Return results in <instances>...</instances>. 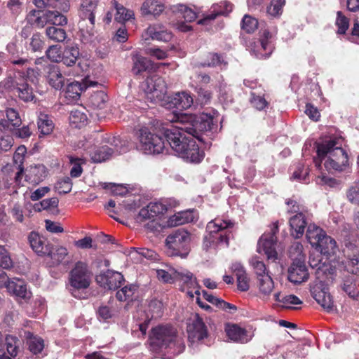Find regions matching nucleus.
I'll return each mask as SVG.
<instances>
[{"label": "nucleus", "instance_id": "1", "mask_svg": "<svg viewBox=\"0 0 359 359\" xmlns=\"http://www.w3.org/2000/svg\"><path fill=\"white\" fill-rule=\"evenodd\" d=\"M216 112L212 114L202 113L199 116L173 112L168 115L167 120L172 123H179L181 126L166 129L163 135L166 146L171 148L177 156L182 153L184 147L194 137L201 142H205L204 135L211 138L214 131L217 130V116ZM168 149V147H167Z\"/></svg>", "mask_w": 359, "mask_h": 359}, {"label": "nucleus", "instance_id": "2", "mask_svg": "<svg viewBox=\"0 0 359 359\" xmlns=\"http://www.w3.org/2000/svg\"><path fill=\"white\" fill-rule=\"evenodd\" d=\"M316 165L321 167L323 162L325 168L329 172L343 171L348 166V154L341 147V140L333 137L317 144Z\"/></svg>", "mask_w": 359, "mask_h": 359}, {"label": "nucleus", "instance_id": "3", "mask_svg": "<svg viewBox=\"0 0 359 359\" xmlns=\"http://www.w3.org/2000/svg\"><path fill=\"white\" fill-rule=\"evenodd\" d=\"M309 264L311 268L316 269L317 276L316 280L310 285L311 296L324 309L328 312L332 311L334 309V302L327 285L321 279V275L332 274L334 269L326 261L323 262L321 253L311 255Z\"/></svg>", "mask_w": 359, "mask_h": 359}, {"label": "nucleus", "instance_id": "4", "mask_svg": "<svg viewBox=\"0 0 359 359\" xmlns=\"http://www.w3.org/2000/svg\"><path fill=\"white\" fill-rule=\"evenodd\" d=\"M11 62L26 69V78L24 72L18 70L14 77H9L3 82L4 87L14 93H17L19 97L25 102L32 101L34 98L33 90L27 81L34 82L39 76V71L31 68L29 67L31 61L27 58L13 60Z\"/></svg>", "mask_w": 359, "mask_h": 359}, {"label": "nucleus", "instance_id": "5", "mask_svg": "<svg viewBox=\"0 0 359 359\" xmlns=\"http://www.w3.org/2000/svg\"><path fill=\"white\" fill-rule=\"evenodd\" d=\"M137 148L146 154H159L168 151L163 134L153 126H142L136 133Z\"/></svg>", "mask_w": 359, "mask_h": 359}, {"label": "nucleus", "instance_id": "6", "mask_svg": "<svg viewBox=\"0 0 359 359\" xmlns=\"http://www.w3.org/2000/svg\"><path fill=\"white\" fill-rule=\"evenodd\" d=\"M149 345L153 351L163 349H173V353H180L184 349L183 342L177 338L175 330L170 326H158L152 330L149 337Z\"/></svg>", "mask_w": 359, "mask_h": 359}, {"label": "nucleus", "instance_id": "7", "mask_svg": "<svg viewBox=\"0 0 359 359\" xmlns=\"http://www.w3.org/2000/svg\"><path fill=\"white\" fill-rule=\"evenodd\" d=\"M110 145L111 147L104 145L96 147L95 139L90 137L88 140H81L78 144V147L83 149L86 154L90 157L94 163L103 162L112 157L114 154L123 153L126 151V149L124 147L125 143H123L117 137L112 138Z\"/></svg>", "mask_w": 359, "mask_h": 359}, {"label": "nucleus", "instance_id": "8", "mask_svg": "<svg viewBox=\"0 0 359 359\" xmlns=\"http://www.w3.org/2000/svg\"><path fill=\"white\" fill-rule=\"evenodd\" d=\"M179 203L174 198L163 199L157 202H151L146 207L142 208L137 217L139 222L150 220L146 227L152 231H159L161 225L155 219L159 215H163L172 208L177 207Z\"/></svg>", "mask_w": 359, "mask_h": 359}, {"label": "nucleus", "instance_id": "9", "mask_svg": "<svg viewBox=\"0 0 359 359\" xmlns=\"http://www.w3.org/2000/svg\"><path fill=\"white\" fill-rule=\"evenodd\" d=\"M234 224L231 220L215 218L209 222L206 226V234L204 238V247L208 249L212 246L225 245L229 246V229Z\"/></svg>", "mask_w": 359, "mask_h": 359}, {"label": "nucleus", "instance_id": "10", "mask_svg": "<svg viewBox=\"0 0 359 359\" xmlns=\"http://www.w3.org/2000/svg\"><path fill=\"white\" fill-rule=\"evenodd\" d=\"M191 235L184 229H178L169 234L165 239L167 254L185 258L189 253Z\"/></svg>", "mask_w": 359, "mask_h": 359}, {"label": "nucleus", "instance_id": "11", "mask_svg": "<svg viewBox=\"0 0 359 359\" xmlns=\"http://www.w3.org/2000/svg\"><path fill=\"white\" fill-rule=\"evenodd\" d=\"M97 6V0H83L79 15V22L80 32L86 41H88L93 34L95 24V13Z\"/></svg>", "mask_w": 359, "mask_h": 359}, {"label": "nucleus", "instance_id": "12", "mask_svg": "<svg viewBox=\"0 0 359 359\" xmlns=\"http://www.w3.org/2000/svg\"><path fill=\"white\" fill-rule=\"evenodd\" d=\"M141 88L144 91L147 99L151 102L164 100L167 93L165 82L157 74L147 77L142 82Z\"/></svg>", "mask_w": 359, "mask_h": 359}, {"label": "nucleus", "instance_id": "13", "mask_svg": "<svg viewBox=\"0 0 359 359\" xmlns=\"http://www.w3.org/2000/svg\"><path fill=\"white\" fill-rule=\"evenodd\" d=\"M278 231V224H273L271 232L263 234L257 243V252L260 254L264 253L268 259L273 262L278 259V253L276 248L277 241L276 234Z\"/></svg>", "mask_w": 359, "mask_h": 359}, {"label": "nucleus", "instance_id": "14", "mask_svg": "<svg viewBox=\"0 0 359 359\" xmlns=\"http://www.w3.org/2000/svg\"><path fill=\"white\" fill-rule=\"evenodd\" d=\"M92 273L87 264L78 262L69 273V283L74 289H86L91 283Z\"/></svg>", "mask_w": 359, "mask_h": 359}, {"label": "nucleus", "instance_id": "15", "mask_svg": "<svg viewBox=\"0 0 359 359\" xmlns=\"http://www.w3.org/2000/svg\"><path fill=\"white\" fill-rule=\"evenodd\" d=\"M3 285L9 293L18 299L27 300L31 297V292L27 290L24 280L19 278L10 279L4 271L0 269V286Z\"/></svg>", "mask_w": 359, "mask_h": 359}, {"label": "nucleus", "instance_id": "16", "mask_svg": "<svg viewBox=\"0 0 359 359\" xmlns=\"http://www.w3.org/2000/svg\"><path fill=\"white\" fill-rule=\"evenodd\" d=\"M271 36L269 31L264 30L259 40L251 43L249 46L250 53L258 59L269 57L273 52Z\"/></svg>", "mask_w": 359, "mask_h": 359}, {"label": "nucleus", "instance_id": "17", "mask_svg": "<svg viewBox=\"0 0 359 359\" xmlns=\"http://www.w3.org/2000/svg\"><path fill=\"white\" fill-rule=\"evenodd\" d=\"M97 283L108 290H116L121 287L124 281L123 276L117 271L107 270L96 276Z\"/></svg>", "mask_w": 359, "mask_h": 359}, {"label": "nucleus", "instance_id": "18", "mask_svg": "<svg viewBox=\"0 0 359 359\" xmlns=\"http://www.w3.org/2000/svg\"><path fill=\"white\" fill-rule=\"evenodd\" d=\"M133 15L134 13L132 11L126 8L116 1H114L111 2V7L107 12L104 20L106 23L109 24L114 18L116 22L123 23L132 18Z\"/></svg>", "mask_w": 359, "mask_h": 359}, {"label": "nucleus", "instance_id": "19", "mask_svg": "<svg viewBox=\"0 0 359 359\" xmlns=\"http://www.w3.org/2000/svg\"><path fill=\"white\" fill-rule=\"evenodd\" d=\"M233 7V4L227 1L215 4L211 6L210 13L198 20V24L203 25H211L217 16L226 15L231 12Z\"/></svg>", "mask_w": 359, "mask_h": 359}, {"label": "nucleus", "instance_id": "20", "mask_svg": "<svg viewBox=\"0 0 359 359\" xmlns=\"http://www.w3.org/2000/svg\"><path fill=\"white\" fill-rule=\"evenodd\" d=\"M142 36L144 40L152 39L168 42L172 38V34L163 25L155 23L147 27Z\"/></svg>", "mask_w": 359, "mask_h": 359}, {"label": "nucleus", "instance_id": "21", "mask_svg": "<svg viewBox=\"0 0 359 359\" xmlns=\"http://www.w3.org/2000/svg\"><path fill=\"white\" fill-rule=\"evenodd\" d=\"M287 278L294 284H301L308 280L309 273L305 262H292L287 269Z\"/></svg>", "mask_w": 359, "mask_h": 359}, {"label": "nucleus", "instance_id": "22", "mask_svg": "<svg viewBox=\"0 0 359 359\" xmlns=\"http://www.w3.org/2000/svg\"><path fill=\"white\" fill-rule=\"evenodd\" d=\"M187 332L189 339L191 342L201 341L207 337L206 327L198 314L195 315L192 322L188 325Z\"/></svg>", "mask_w": 359, "mask_h": 359}, {"label": "nucleus", "instance_id": "23", "mask_svg": "<svg viewBox=\"0 0 359 359\" xmlns=\"http://www.w3.org/2000/svg\"><path fill=\"white\" fill-rule=\"evenodd\" d=\"M194 138L187 142V147L182 149L183 154H180L178 156L187 162L198 163L203 159L205 154L199 149Z\"/></svg>", "mask_w": 359, "mask_h": 359}, {"label": "nucleus", "instance_id": "24", "mask_svg": "<svg viewBox=\"0 0 359 359\" xmlns=\"http://www.w3.org/2000/svg\"><path fill=\"white\" fill-rule=\"evenodd\" d=\"M97 84L95 81H90L88 79L83 80L82 83L74 81L70 83L66 89L65 97L72 100H77L83 91L88 87L95 86Z\"/></svg>", "mask_w": 359, "mask_h": 359}, {"label": "nucleus", "instance_id": "25", "mask_svg": "<svg viewBox=\"0 0 359 359\" xmlns=\"http://www.w3.org/2000/svg\"><path fill=\"white\" fill-rule=\"evenodd\" d=\"M25 180L32 185H37L47 175L46 168L43 165H30L25 170Z\"/></svg>", "mask_w": 359, "mask_h": 359}, {"label": "nucleus", "instance_id": "26", "mask_svg": "<svg viewBox=\"0 0 359 359\" xmlns=\"http://www.w3.org/2000/svg\"><path fill=\"white\" fill-rule=\"evenodd\" d=\"M258 297L262 300L270 299L271 294L274 289V282L270 275H264L257 279Z\"/></svg>", "mask_w": 359, "mask_h": 359}, {"label": "nucleus", "instance_id": "27", "mask_svg": "<svg viewBox=\"0 0 359 359\" xmlns=\"http://www.w3.org/2000/svg\"><path fill=\"white\" fill-rule=\"evenodd\" d=\"M29 241L32 250L39 255L43 256L50 253L48 242L37 233L32 232L29 236Z\"/></svg>", "mask_w": 359, "mask_h": 359}, {"label": "nucleus", "instance_id": "28", "mask_svg": "<svg viewBox=\"0 0 359 359\" xmlns=\"http://www.w3.org/2000/svg\"><path fill=\"white\" fill-rule=\"evenodd\" d=\"M165 9L163 0H145L141 6L143 15L159 16Z\"/></svg>", "mask_w": 359, "mask_h": 359}, {"label": "nucleus", "instance_id": "29", "mask_svg": "<svg viewBox=\"0 0 359 359\" xmlns=\"http://www.w3.org/2000/svg\"><path fill=\"white\" fill-rule=\"evenodd\" d=\"M225 330L228 337L236 342L244 344L252 339V337L248 334L245 329L236 325H228Z\"/></svg>", "mask_w": 359, "mask_h": 359}, {"label": "nucleus", "instance_id": "30", "mask_svg": "<svg viewBox=\"0 0 359 359\" xmlns=\"http://www.w3.org/2000/svg\"><path fill=\"white\" fill-rule=\"evenodd\" d=\"M168 102L178 109H187L193 104V97L185 91L178 92L168 97Z\"/></svg>", "mask_w": 359, "mask_h": 359}, {"label": "nucleus", "instance_id": "31", "mask_svg": "<svg viewBox=\"0 0 359 359\" xmlns=\"http://www.w3.org/2000/svg\"><path fill=\"white\" fill-rule=\"evenodd\" d=\"M291 235L295 238H301L306 226L305 217L302 212L296 214L290 219Z\"/></svg>", "mask_w": 359, "mask_h": 359}, {"label": "nucleus", "instance_id": "32", "mask_svg": "<svg viewBox=\"0 0 359 359\" xmlns=\"http://www.w3.org/2000/svg\"><path fill=\"white\" fill-rule=\"evenodd\" d=\"M195 219V215L192 210L177 212L170 217L168 220V225L170 226H176L191 222Z\"/></svg>", "mask_w": 359, "mask_h": 359}, {"label": "nucleus", "instance_id": "33", "mask_svg": "<svg viewBox=\"0 0 359 359\" xmlns=\"http://www.w3.org/2000/svg\"><path fill=\"white\" fill-rule=\"evenodd\" d=\"M48 83L55 89L60 90L65 84V78L57 66L48 67Z\"/></svg>", "mask_w": 359, "mask_h": 359}, {"label": "nucleus", "instance_id": "34", "mask_svg": "<svg viewBox=\"0 0 359 359\" xmlns=\"http://www.w3.org/2000/svg\"><path fill=\"white\" fill-rule=\"evenodd\" d=\"M321 254L331 255L335 253L337 249V243L334 238L327 236L326 233L319 241V244L315 246Z\"/></svg>", "mask_w": 359, "mask_h": 359}, {"label": "nucleus", "instance_id": "35", "mask_svg": "<svg viewBox=\"0 0 359 359\" xmlns=\"http://www.w3.org/2000/svg\"><path fill=\"white\" fill-rule=\"evenodd\" d=\"M325 234V231L315 224H309L307 226L306 237L313 247L319 244L320 240Z\"/></svg>", "mask_w": 359, "mask_h": 359}, {"label": "nucleus", "instance_id": "36", "mask_svg": "<svg viewBox=\"0 0 359 359\" xmlns=\"http://www.w3.org/2000/svg\"><path fill=\"white\" fill-rule=\"evenodd\" d=\"M276 302H278L283 307L294 309L296 305L302 304V301L294 294L282 295L280 292H276L273 294Z\"/></svg>", "mask_w": 359, "mask_h": 359}, {"label": "nucleus", "instance_id": "37", "mask_svg": "<svg viewBox=\"0 0 359 359\" xmlns=\"http://www.w3.org/2000/svg\"><path fill=\"white\" fill-rule=\"evenodd\" d=\"M48 11L43 13L41 15L39 11L33 10L29 12L27 19L29 23L36 26L37 27H43L46 24L49 23L48 20Z\"/></svg>", "mask_w": 359, "mask_h": 359}, {"label": "nucleus", "instance_id": "38", "mask_svg": "<svg viewBox=\"0 0 359 359\" xmlns=\"http://www.w3.org/2000/svg\"><path fill=\"white\" fill-rule=\"evenodd\" d=\"M45 32L46 36L55 42H64L67 37L65 29L56 26H48Z\"/></svg>", "mask_w": 359, "mask_h": 359}, {"label": "nucleus", "instance_id": "39", "mask_svg": "<svg viewBox=\"0 0 359 359\" xmlns=\"http://www.w3.org/2000/svg\"><path fill=\"white\" fill-rule=\"evenodd\" d=\"M38 128L43 135L50 134L54 128V123L48 115L40 113L38 116Z\"/></svg>", "mask_w": 359, "mask_h": 359}, {"label": "nucleus", "instance_id": "40", "mask_svg": "<svg viewBox=\"0 0 359 359\" xmlns=\"http://www.w3.org/2000/svg\"><path fill=\"white\" fill-rule=\"evenodd\" d=\"M27 153V149L25 146H20L16 149L13 155V161L15 164H18L20 167V170L16 173L15 180L16 182H19L22 176L23 168L22 163L24 161V157L25 154Z\"/></svg>", "mask_w": 359, "mask_h": 359}, {"label": "nucleus", "instance_id": "41", "mask_svg": "<svg viewBox=\"0 0 359 359\" xmlns=\"http://www.w3.org/2000/svg\"><path fill=\"white\" fill-rule=\"evenodd\" d=\"M133 67L132 69L135 74H139L146 71L150 66V61L140 55H133Z\"/></svg>", "mask_w": 359, "mask_h": 359}, {"label": "nucleus", "instance_id": "42", "mask_svg": "<svg viewBox=\"0 0 359 359\" xmlns=\"http://www.w3.org/2000/svg\"><path fill=\"white\" fill-rule=\"evenodd\" d=\"M341 288L352 299H355L359 294V291L357 289L355 282L352 276L344 279L341 285Z\"/></svg>", "mask_w": 359, "mask_h": 359}, {"label": "nucleus", "instance_id": "43", "mask_svg": "<svg viewBox=\"0 0 359 359\" xmlns=\"http://www.w3.org/2000/svg\"><path fill=\"white\" fill-rule=\"evenodd\" d=\"M79 56V50L77 47H68L65 50L61 61L65 65L71 67L76 63Z\"/></svg>", "mask_w": 359, "mask_h": 359}, {"label": "nucleus", "instance_id": "44", "mask_svg": "<svg viewBox=\"0 0 359 359\" xmlns=\"http://www.w3.org/2000/svg\"><path fill=\"white\" fill-rule=\"evenodd\" d=\"M177 11L182 15V18L187 22H192L195 20L200 11V10L195 6L194 8H192L184 4L178 5Z\"/></svg>", "mask_w": 359, "mask_h": 359}, {"label": "nucleus", "instance_id": "45", "mask_svg": "<svg viewBox=\"0 0 359 359\" xmlns=\"http://www.w3.org/2000/svg\"><path fill=\"white\" fill-rule=\"evenodd\" d=\"M69 123L74 128H81L86 125L87 122L86 114L78 109L71 111L69 117Z\"/></svg>", "mask_w": 359, "mask_h": 359}, {"label": "nucleus", "instance_id": "46", "mask_svg": "<svg viewBox=\"0 0 359 359\" xmlns=\"http://www.w3.org/2000/svg\"><path fill=\"white\" fill-rule=\"evenodd\" d=\"M303 245L299 242H294L290 248L289 255L292 262H305Z\"/></svg>", "mask_w": 359, "mask_h": 359}, {"label": "nucleus", "instance_id": "47", "mask_svg": "<svg viewBox=\"0 0 359 359\" xmlns=\"http://www.w3.org/2000/svg\"><path fill=\"white\" fill-rule=\"evenodd\" d=\"M48 20L51 26H64L67 24V18L58 11H48Z\"/></svg>", "mask_w": 359, "mask_h": 359}, {"label": "nucleus", "instance_id": "48", "mask_svg": "<svg viewBox=\"0 0 359 359\" xmlns=\"http://www.w3.org/2000/svg\"><path fill=\"white\" fill-rule=\"evenodd\" d=\"M179 279L186 284L189 287L199 289L200 286L197 282L196 278L192 273L188 271H183L177 273Z\"/></svg>", "mask_w": 359, "mask_h": 359}, {"label": "nucleus", "instance_id": "49", "mask_svg": "<svg viewBox=\"0 0 359 359\" xmlns=\"http://www.w3.org/2000/svg\"><path fill=\"white\" fill-rule=\"evenodd\" d=\"M20 341L14 336L8 335L5 339V346L8 353L11 357H15L19 350Z\"/></svg>", "mask_w": 359, "mask_h": 359}, {"label": "nucleus", "instance_id": "50", "mask_svg": "<svg viewBox=\"0 0 359 359\" xmlns=\"http://www.w3.org/2000/svg\"><path fill=\"white\" fill-rule=\"evenodd\" d=\"M68 255L67 248L64 247H57L53 251L50 250V254H46L50 257L52 259V265H58L60 264Z\"/></svg>", "mask_w": 359, "mask_h": 359}, {"label": "nucleus", "instance_id": "51", "mask_svg": "<svg viewBox=\"0 0 359 359\" xmlns=\"http://www.w3.org/2000/svg\"><path fill=\"white\" fill-rule=\"evenodd\" d=\"M107 100V95L103 91H97L90 97V103L95 108H104Z\"/></svg>", "mask_w": 359, "mask_h": 359}, {"label": "nucleus", "instance_id": "52", "mask_svg": "<svg viewBox=\"0 0 359 359\" xmlns=\"http://www.w3.org/2000/svg\"><path fill=\"white\" fill-rule=\"evenodd\" d=\"M285 0H271L270 6L267 7V13L273 17H278L282 14Z\"/></svg>", "mask_w": 359, "mask_h": 359}, {"label": "nucleus", "instance_id": "53", "mask_svg": "<svg viewBox=\"0 0 359 359\" xmlns=\"http://www.w3.org/2000/svg\"><path fill=\"white\" fill-rule=\"evenodd\" d=\"M250 262L257 275V279L264 275H269L264 262L259 260L257 257H252Z\"/></svg>", "mask_w": 359, "mask_h": 359}, {"label": "nucleus", "instance_id": "54", "mask_svg": "<svg viewBox=\"0 0 359 359\" xmlns=\"http://www.w3.org/2000/svg\"><path fill=\"white\" fill-rule=\"evenodd\" d=\"M258 27L257 19L245 15L242 20L241 27L248 33L254 32Z\"/></svg>", "mask_w": 359, "mask_h": 359}, {"label": "nucleus", "instance_id": "55", "mask_svg": "<svg viewBox=\"0 0 359 359\" xmlns=\"http://www.w3.org/2000/svg\"><path fill=\"white\" fill-rule=\"evenodd\" d=\"M309 176V168L304 165L298 164L294 171L292 178L299 182L307 183Z\"/></svg>", "mask_w": 359, "mask_h": 359}, {"label": "nucleus", "instance_id": "56", "mask_svg": "<svg viewBox=\"0 0 359 359\" xmlns=\"http://www.w3.org/2000/svg\"><path fill=\"white\" fill-rule=\"evenodd\" d=\"M55 189L59 194H67L71 191L72 182L69 177H65L60 180L55 184Z\"/></svg>", "mask_w": 359, "mask_h": 359}, {"label": "nucleus", "instance_id": "57", "mask_svg": "<svg viewBox=\"0 0 359 359\" xmlns=\"http://www.w3.org/2000/svg\"><path fill=\"white\" fill-rule=\"evenodd\" d=\"M69 161L73 165L70 170L71 177H79L83 172L81 164L83 163L85 161L82 158H74L73 156L69 157Z\"/></svg>", "mask_w": 359, "mask_h": 359}, {"label": "nucleus", "instance_id": "58", "mask_svg": "<svg viewBox=\"0 0 359 359\" xmlns=\"http://www.w3.org/2000/svg\"><path fill=\"white\" fill-rule=\"evenodd\" d=\"M337 15L336 25L338 27L337 33L344 34L349 27V20L341 11H338Z\"/></svg>", "mask_w": 359, "mask_h": 359}, {"label": "nucleus", "instance_id": "59", "mask_svg": "<svg viewBox=\"0 0 359 359\" xmlns=\"http://www.w3.org/2000/svg\"><path fill=\"white\" fill-rule=\"evenodd\" d=\"M222 60L217 53H209L205 55V58L201 62L202 67H215L221 64Z\"/></svg>", "mask_w": 359, "mask_h": 359}, {"label": "nucleus", "instance_id": "60", "mask_svg": "<svg viewBox=\"0 0 359 359\" xmlns=\"http://www.w3.org/2000/svg\"><path fill=\"white\" fill-rule=\"evenodd\" d=\"M0 266L3 269H10L13 266V261L10 254L4 246L0 245Z\"/></svg>", "mask_w": 359, "mask_h": 359}, {"label": "nucleus", "instance_id": "61", "mask_svg": "<svg viewBox=\"0 0 359 359\" xmlns=\"http://www.w3.org/2000/svg\"><path fill=\"white\" fill-rule=\"evenodd\" d=\"M47 57L52 62H60L62 60L61 47L57 45L50 46L46 52Z\"/></svg>", "mask_w": 359, "mask_h": 359}, {"label": "nucleus", "instance_id": "62", "mask_svg": "<svg viewBox=\"0 0 359 359\" xmlns=\"http://www.w3.org/2000/svg\"><path fill=\"white\" fill-rule=\"evenodd\" d=\"M28 345L30 351L34 354L40 353L44 347L43 340L37 337H31L28 340Z\"/></svg>", "mask_w": 359, "mask_h": 359}, {"label": "nucleus", "instance_id": "63", "mask_svg": "<svg viewBox=\"0 0 359 359\" xmlns=\"http://www.w3.org/2000/svg\"><path fill=\"white\" fill-rule=\"evenodd\" d=\"M344 269L353 274L359 273V256L354 255L352 259L346 261Z\"/></svg>", "mask_w": 359, "mask_h": 359}, {"label": "nucleus", "instance_id": "64", "mask_svg": "<svg viewBox=\"0 0 359 359\" xmlns=\"http://www.w3.org/2000/svg\"><path fill=\"white\" fill-rule=\"evenodd\" d=\"M348 200L353 204H359V182L350 187L347 191Z\"/></svg>", "mask_w": 359, "mask_h": 359}]
</instances>
